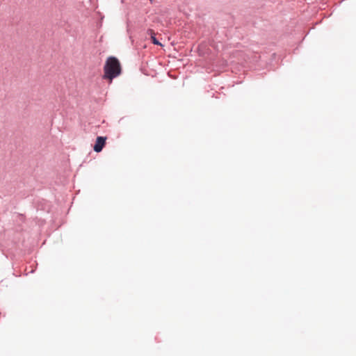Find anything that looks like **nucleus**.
<instances>
[{
	"mask_svg": "<svg viewBox=\"0 0 356 356\" xmlns=\"http://www.w3.org/2000/svg\"><path fill=\"white\" fill-rule=\"evenodd\" d=\"M104 71L103 78L105 79L111 81L119 76L121 73V65L118 59L113 56L108 57L104 65Z\"/></svg>",
	"mask_w": 356,
	"mask_h": 356,
	"instance_id": "1",
	"label": "nucleus"
},
{
	"mask_svg": "<svg viewBox=\"0 0 356 356\" xmlns=\"http://www.w3.org/2000/svg\"><path fill=\"white\" fill-rule=\"evenodd\" d=\"M106 137L97 136L93 147L94 151L97 153L100 152L106 145Z\"/></svg>",
	"mask_w": 356,
	"mask_h": 356,
	"instance_id": "2",
	"label": "nucleus"
},
{
	"mask_svg": "<svg viewBox=\"0 0 356 356\" xmlns=\"http://www.w3.org/2000/svg\"><path fill=\"white\" fill-rule=\"evenodd\" d=\"M147 33L150 35L152 42L154 44L163 47V44L156 38L155 33L152 29H148Z\"/></svg>",
	"mask_w": 356,
	"mask_h": 356,
	"instance_id": "3",
	"label": "nucleus"
},
{
	"mask_svg": "<svg viewBox=\"0 0 356 356\" xmlns=\"http://www.w3.org/2000/svg\"><path fill=\"white\" fill-rule=\"evenodd\" d=\"M149 1H150L151 3H152V2H153V0H149Z\"/></svg>",
	"mask_w": 356,
	"mask_h": 356,
	"instance_id": "4",
	"label": "nucleus"
}]
</instances>
